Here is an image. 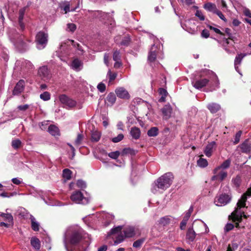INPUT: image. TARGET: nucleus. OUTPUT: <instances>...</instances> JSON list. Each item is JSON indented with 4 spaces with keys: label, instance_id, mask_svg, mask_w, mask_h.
Masks as SVG:
<instances>
[{
    "label": "nucleus",
    "instance_id": "7ed1b4c3",
    "mask_svg": "<svg viewBox=\"0 0 251 251\" xmlns=\"http://www.w3.org/2000/svg\"><path fill=\"white\" fill-rule=\"evenodd\" d=\"M251 196V187L249 188L247 191L244 193L237 203V207L234 211L232 213V220L234 222H236V226L239 227V223L242 220V218H247V216L244 214V211L241 210V208L246 206V202L247 197Z\"/></svg>",
    "mask_w": 251,
    "mask_h": 251
},
{
    "label": "nucleus",
    "instance_id": "412c9836",
    "mask_svg": "<svg viewBox=\"0 0 251 251\" xmlns=\"http://www.w3.org/2000/svg\"><path fill=\"white\" fill-rule=\"evenodd\" d=\"M216 147V142L212 141L208 143L205 147L204 150V153L205 155L209 157L212 155V152Z\"/></svg>",
    "mask_w": 251,
    "mask_h": 251
},
{
    "label": "nucleus",
    "instance_id": "aec40b11",
    "mask_svg": "<svg viewBox=\"0 0 251 251\" xmlns=\"http://www.w3.org/2000/svg\"><path fill=\"white\" fill-rule=\"evenodd\" d=\"M209 82V80L206 78H202L194 80L192 83L194 87L197 89H200L205 86Z\"/></svg>",
    "mask_w": 251,
    "mask_h": 251
},
{
    "label": "nucleus",
    "instance_id": "9b49d317",
    "mask_svg": "<svg viewBox=\"0 0 251 251\" xmlns=\"http://www.w3.org/2000/svg\"><path fill=\"white\" fill-rule=\"evenodd\" d=\"M48 34L44 32H39L36 36L37 48L39 50L45 48L48 42Z\"/></svg>",
    "mask_w": 251,
    "mask_h": 251
},
{
    "label": "nucleus",
    "instance_id": "5701e85b",
    "mask_svg": "<svg viewBox=\"0 0 251 251\" xmlns=\"http://www.w3.org/2000/svg\"><path fill=\"white\" fill-rule=\"evenodd\" d=\"M71 67L74 70L78 72L83 68V63L78 59H75L72 62Z\"/></svg>",
    "mask_w": 251,
    "mask_h": 251
},
{
    "label": "nucleus",
    "instance_id": "a878e982",
    "mask_svg": "<svg viewBox=\"0 0 251 251\" xmlns=\"http://www.w3.org/2000/svg\"><path fill=\"white\" fill-rule=\"evenodd\" d=\"M30 244L33 248L36 251H39L41 247L40 241L36 237H32L30 239Z\"/></svg>",
    "mask_w": 251,
    "mask_h": 251
},
{
    "label": "nucleus",
    "instance_id": "f3484780",
    "mask_svg": "<svg viewBox=\"0 0 251 251\" xmlns=\"http://www.w3.org/2000/svg\"><path fill=\"white\" fill-rule=\"evenodd\" d=\"M192 24H195L194 22L192 20H189L186 21L185 24H181V27L189 33L191 34H196L198 33L197 28L196 29L194 27L190 26Z\"/></svg>",
    "mask_w": 251,
    "mask_h": 251
},
{
    "label": "nucleus",
    "instance_id": "72a5a7b5",
    "mask_svg": "<svg viewBox=\"0 0 251 251\" xmlns=\"http://www.w3.org/2000/svg\"><path fill=\"white\" fill-rule=\"evenodd\" d=\"M213 74L212 81L214 83V85L210 86V91H213L216 90L219 87V81L218 80L217 76L212 72Z\"/></svg>",
    "mask_w": 251,
    "mask_h": 251
},
{
    "label": "nucleus",
    "instance_id": "20e7f679",
    "mask_svg": "<svg viewBox=\"0 0 251 251\" xmlns=\"http://www.w3.org/2000/svg\"><path fill=\"white\" fill-rule=\"evenodd\" d=\"M173 179L174 176L172 173L168 172L164 174L152 183L151 192L156 194L159 190H165L171 186Z\"/></svg>",
    "mask_w": 251,
    "mask_h": 251
},
{
    "label": "nucleus",
    "instance_id": "864d4df0",
    "mask_svg": "<svg viewBox=\"0 0 251 251\" xmlns=\"http://www.w3.org/2000/svg\"><path fill=\"white\" fill-rule=\"evenodd\" d=\"M21 145V141L19 139L14 140L12 141V146L15 149L20 148Z\"/></svg>",
    "mask_w": 251,
    "mask_h": 251
},
{
    "label": "nucleus",
    "instance_id": "4c0bfd02",
    "mask_svg": "<svg viewBox=\"0 0 251 251\" xmlns=\"http://www.w3.org/2000/svg\"><path fill=\"white\" fill-rule=\"evenodd\" d=\"M116 100V96L113 93H109L106 97V100L111 105L115 102Z\"/></svg>",
    "mask_w": 251,
    "mask_h": 251
},
{
    "label": "nucleus",
    "instance_id": "1a4fd4ad",
    "mask_svg": "<svg viewBox=\"0 0 251 251\" xmlns=\"http://www.w3.org/2000/svg\"><path fill=\"white\" fill-rule=\"evenodd\" d=\"M72 201L76 204H86L89 202L90 200L88 197L83 196L80 191L74 192L70 197Z\"/></svg>",
    "mask_w": 251,
    "mask_h": 251
},
{
    "label": "nucleus",
    "instance_id": "09e8293b",
    "mask_svg": "<svg viewBox=\"0 0 251 251\" xmlns=\"http://www.w3.org/2000/svg\"><path fill=\"white\" fill-rule=\"evenodd\" d=\"M117 75L116 73H112L110 70H109L107 74V76L109 78V83L115 80Z\"/></svg>",
    "mask_w": 251,
    "mask_h": 251
},
{
    "label": "nucleus",
    "instance_id": "603ef678",
    "mask_svg": "<svg viewBox=\"0 0 251 251\" xmlns=\"http://www.w3.org/2000/svg\"><path fill=\"white\" fill-rule=\"evenodd\" d=\"M228 44L229 42L228 41L227 39L224 38L223 40V43L222 44V47L226 52H227L228 53H230L231 51L227 47V46L228 45Z\"/></svg>",
    "mask_w": 251,
    "mask_h": 251
},
{
    "label": "nucleus",
    "instance_id": "f8f14e48",
    "mask_svg": "<svg viewBox=\"0 0 251 251\" xmlns=\"http://www.w3.org/2000/svg\"><path fill=\"white\" fill-rule=\"evenodd\" d=\"M214 175L211 177L213 181H222L227 176V173L224 169H221L219 167H216L213 170Z\"/></svg>",
    "mask_w": 251,
    "mask_h": 251
},
{
    "label": "nucleus",
    "instance_id": "c85d7f7f",
    "mask_svg": "<svg viewBox=\"0 0 251 251\" xmlns=\"http://www.w3.org/2000/svg\"><path fill=\"white\" fill-rule=\"evenodd\" d=\"M207 108L212 113L217 112L221 108V106L217 103H210L207 105Z\"/></svg>",
    "mask_w": 251,
    "mask_h": 251
},
{
    "label": "nucleus",
    "instance_id": "e433bc0d",
    "mask_svg": "<svg viewBox=\"0 0 251 251\" xmlns=\"http://www.w3.org/2000/svg\"><path fill=\"white\" fill-rule=\"evenodd\" d=\"M159 93L161 96L159 99V101L161 102H164L168 94L167 91L164 88H160L159 89Z\"/></svg>",
    "mask_w": 251,
    "mask_h": 251
},
{
    "label": "nucleus",
    "instance_id": "bf43d9fd",
    "mask_svg": "<svg viewBox=\"0 0 251 251\" xmlns=\"http://www.w3.org/2000/svg\"><path fill=\"white\" fill-rule=\"evenodd\" d=\"M76 28L75 25L73 23H69L67 25V30L71 32H74L76 29Z\"/></svg>",
    "mask_w": 251,
    "mask_h": 251
},
{
    "label": "nucleus",
    "instance_id": "338daca9",
    "mask_svg": "<svg viewBox=\"0 0 251 251\" xmlns=\"http://www.w3.org/2000/svg\"><path fill=\"white\" fill-rule=\"evenodd\" d=\"M170 222V219L167 217L161 218L160 220V223L163 226L168 224Z\"/></svg>",
    "mask_w": 251,
    "mask_h": 251
},
{
    "label": "nucleus",
    "instance_id": "13d9d810",
    "mask_svg": "<svg viewBox=\"0 0 251 251\" xmlns=\"http://www.w3.org/2000/svg\"><path fill=\"white\" fill-rule=\"evenodd\" d=\"M195 15L201 21H203L205 20V16L201 10H197Z\"/></svg>",
    "mask_w": 251,
    "mask_h": 251
},
{
    "label": "nucleus",
    "instance_id": "4be33fe9",
    "mask_svg": "<svg viewBox=\"0 0 251 251\" xmlns=\"http://www.w3.org/2000/svg\"><path fill=\"white\" fill-rule=\"evenodd\" d=\"M25 82L24 80H20L16 86H15L13 91V94L14 95H18L21 93L24 90Z\"/></svg>",
    "mask_w": 251,
    "mask_h": 251
},
{
    "label": "nucleus",
    "instance_id": "a18cd8bd",
    "mask_svg": "<svg viewBox=\"0 0 251 251\" xmlns=\"http://www.w3.org/2000/svg\"><path fill=\"white\" fill-rule=\"evenodd\" d=\"M40 98L44 101H47L50 100V95L49 92L46 91L40 94Z\"/></svg>",
    "mask_w": 251,
    "mask_h": 251
},
{
    "label": "nucleus",
    "instance_id": "052dcab7",
    "mask_svg": "<svg viewBox=\"0 0 251 251\" xmlns=\"http://www.w3.org/2000/svg\"><path fill=\"white\" fill-rule=\"evenodd\" d=\"M97 89L100 92L103 93L106 89V86L103 83L100 82L97 85Z\"/></svg>",
    "mask_w": 251,
    "mask_h": 251
},
{
    "label": "nucleus",
    "instance_id": "de8ad7c7",
    "mask_svg": "<svg viewBox=\"0 0 251 251\" xmlns=\"http://www.w3.org/2000/svg\"><path fill=\"white\" fill-rule=\"evenodd\" d=\"M193 211V206H191L190 207V208H189V209L186 212H185V213L184 214V216L183 219L188 221Z\"/></svg>",
    "mask_w": 251,
    "mask_h": 251
},
{
    "label": "nucleus",
    "instance_id": "f704fd0d",
    "mask_svg": "<svg viewBox=\"0 0 251 251\" xmlns=\"http://www.w3.org/2000/svg\"><path fill=\"white\" fill-rule=\"evenodd\" d=\"M101 137V133L98 131H93L91 133V141L94 142H98Z\"/></svg>",
    "mask_w": 251,
    "mask_h": 251
},
{
    "label": "nucleus",
    "instance_id": "3c124183",
    "mask_svg": "<svg viewBox=\"0 0 251 251\" xmlns=\"http://www.w3.org/2000/svg\"><path fill=\"white\" fill-rule=\"evenodd\" d=\"M113 59L115 61L121 60V55L119 50H114L113 54Z\"/></svg>",
    "mask_w": 251,
    "mask_h": 251
},
{
    "label": "nucleus",
    "instance_id": "6e6d98bb",
    "mask_svg": "<svg viewBox=\"0 0 251 251\" xmlns=\"http://www.w3.org/2000/svg\"><path fill=\"white\" fill-rule=\"evenodd\" d=\"M124 135L121 133L118 134L117 136L113 138L111 140L113 143H118L122 141L124 139Z\"/></svg>",
    "mask_w": 251,
    "mask_h": 251
},
{
    "label": "nucleus",
    "instance_id": "cd10ccee",
    "mask_svg": "<svg viewBox=\"0 0 251 251\" xmlns=\"http://www.w3.org/2000/svg\"><path fill=\"white\" fill-rule=\"evenodd\" d=\"M130 134L133 139L137 140L140 138L141 135L140 129L136 126L132 127L131 128Z\"/></svg>",
    "mask_w": 251,
    "mask_h": 251
},
{
    "label": "nucleus",
    "instance_id": "2f4dec72",
    "mask_svg": "<svg viewBox=\"0 0 251 251\" xmlns=\"http://www.w3.org/2000/svg\"><path fill=\"white\" fill-rule=\"evenodd\" d=\"M30 219L31 220V228L35 231H37L39 230V224L36 220V219L31 215H30Z\"/></svg>",
    "mask_w": 251,
    "mask_h": 251
},
{
    "label": "nucleus",
    "instance_id": "c03bdc74",
    "mask_svg": "<svg viewBox=\"0 0 251 251\" xmlns=\"http://www.w3.org/2000/svg\"><path fill=\"white\" fill-rule=\"evenodd\" d=\"M230 163V160L227 159L226 161H225L220 166H218V167L221 168V169H224V170H225L226 169L229 167Z\"/></svg>",
    "mask_w": 251,
    "mask_h": 251
},
{
    "label": "nucleus",
    "instance_id": "e2e57ef3",
    "mask_svg": "<svg viewBox=\"0 0 251 251\" xmlns=\"http://www.w3.org/2000/svg\"><path fill=\"white\" fill-rule=\"evenodd\" d=\"M69 98L66 95L64 94L61 95L59 97V100L64 104L67 102V101L68 100Z\"/></svg>",
    "mask_w": 251,
    "mask_h": 251
},
{
    "label": "nucleus",
    "instance_id": "39448f33",
    "mask_svg": "<svg viewBox=\"0 0 251 251\" xmlns=\"http://www.w3.org/2000/svg\"><path fill=\"white\" fill-rule=\"evenodd\" d=\"M9 38L11 42L19 50L25 49L26 47V43L24 42V36L19 34L15 29L9 31Z\"/></svg>",
    "mask_w": 251,
    "mask_h": 251
},
{
    "label": "nucleus",
    "instance_id": "473e14b6",
    "mask_svg": "<svg viewBox=\"0 0 251 251\" xmlns=\"http://www.w3.org/2000/svg\"><path fill=\"white\" fill-rule=\"evenodd\" d=\"M48 132L53 136H56L59 135V130L58 128L54 125H50L49 126Z\"/></svg>",
    "mask_w": 251,
    "mask_h": 251
},
{
    "label": "nucleus",
    "instance_id": "680f3d73",
    "mask_svg": "<svg viewBox=\"0 0 251 251\" xmlns=\"http://www.w3.org/2000/svg\"><path fill=\"white\" fill-rule=\"evenodd\" d=\"M76 185L78 188L82 189L86 187V184L85 182L82 180H78L76 182Z\"/></svg>",
    "mask_w": 251,
    "mask_h": 251
},
{
    "label": "nucleus",
    "instance_id": "a19ab883",
    "mask_svg": "<svg viewBox=\"0 0 251 251\" xmlns=\"http://www.w3.org/2000/svg\"><path fill=\"white\" fill-rule=\"evenodd\" d=\"M232 182L234 186L237 188L239 187L241 182V176L239 175L235 177L232 178Z\"/></svg>",
    "mask_w": 251,
    "mask_h": 251
},
{
    "label": "nucleus",
    "instance_id": "f03ea898",
    "mask_svg": "<svg viewBox=\"0 0 251 251\" xmlns=\"http://www.w3.org/2000/svg\"><path fill=\"white\" fill-rule=\"evenodd\" d=\"M83 50L79 44L72 40H66L62 42L59 50L56 51L58 56L62 61H66L65 57L74 52L82 53Z\"/></svg>",
    "mask_w": 251,
    "mask_h": 251
},
{
    "label": "nucleus",
    "instance_id": "b1692460",
    "mask_svg": "<svg viewBox=\"0 0 251 251\" xmlns=\"http://www.w3.org/2000/svg\"><path fill=\"white\" fill-rule=\"evenodd\" d=\"M120 36H117L115 38V42L118 45L123 46H127L130 42V38L128 36L124 37L121 42H119Z\"/></svg>",
    "mask_w": 251,
    "mask_h": 251
},
{
    "label": "nucleus",
    "instance_id": "393cba45",
    "mask_svg": "<svg viewBox=\"0 0 251 251\" xmlns=\"http://www.w3.org/2000/svg\"><path fill=\"white\" fill-rule=\"evenodd\" d=\"M240 148L244 152L250 154L251 153V143L248 140L245 141L240 145Z\"/></svg>",
    "mask_w": 251,
    "mask_h": 251
},
{
    "label": "nucleus",
    "instance_id": "dca6fc26",
    "mask_svg": "<svg viewBox=\"0 0 251 251\" xmlns=\"http://www.w3.org/2000/svg\"><path fill=\"white\" fill-rule=\"evenodd\" d=\"M160 51V50L158 49L157 47L155 46V44L152 45L149 52L148 57V61L151 63L153 62L155 60L158 53Z\"/></svg>",
    "mask_w": 251,
    "mask_h": 251
},
{
    "label": "nucleus",
    "instance_id": "c756f323",
    "mask_svg": "<svg viewBox=\"0 0 251 251\" xmlns=\"http://www.w3.org/2000/svg\"><path fill=\"white\" fill-rule=\"evenodd\" d=\"M203 8L209 12H212L215 14L216 11L217 10V8L215 4L211 2H207L203 5Z\"/></svg>",
    "mask_w": 251,
    "mask_h": 251
},
{
    "label": "nucleus",
    "instance_id": "37998d69",
    "mask_svg": "<svg viewBox=\"0 0 251 251\" xmlns=\"http://www.w3.org/2000/svg\"><path fill=\"white\" fill-rule=\"evenodd\" d=\"M246 55L245 53H240L238 54L234 60V63L236 64H240L243 58Z\"/></svg>",
    "mask_w": 251,
    "mask_h": 251
},
{
    "label": "nucleus",
    "instance_id": "bb28decb",
    "mask_svg": "<svg viewBox=\"0 0 251 251\" xmlns=\"http://www.w3.org/2000/svg\"><path fill=\"white\" fill-rule=\"evenodd\" d=\"M25 13V8L21 9L19 10L18 22H19V24L20 27L21 28V29L22 30H23L25 28V24L23 22Z\"/></svg>",
    "mask_w": 251,
    "mask_h": 251
},
{
    "label": "nucleus",
    "instance_id": "6e6552de",
    "mask_svg": "<svg viewBox=\"0 0 251 251\" xmlns=\"http://www.w3.org/2000/svg\"><path fill=\"white\" fill-rule=\"evenodd\" d=\"M34 66L32 63L27 60L21 59L16 61L15 63V70L16 71H20L23 74L25 72L33 69Z\"/></svg>",
    "mask_w": 251,
    "mask_h": 251
},
{
    "label": "nucleus",
    "instance_id": "ddd939ff",
    "mask_svg": "<svg viewBox=\"0 0 251 251\" xmlns=\"http://www.w3.org/2000/svg\"><path fill=\"white\" fill-rule=\"evenodd\" d=\"M198 235H201L207 233L209 232V228L207 225L201 220H196L193 223Z\"/></svg>",
    "mask_w": 251,
    "mask_h": 251
},
{
    "label": "nucleus",
    "instance_id": "423d86ee",
    "mask_svg": "<svg viewBox=\"0 0 251 251\" xmlns=\"http://www.w3.org/2000/svg\"><path fill=\"white\" fill-rule=\"evenodd\" d=\"M225 192L222 193L217 197V200H215V203L218 206H224L228 203L231 199V194L228 186L224 187Z\"/></svg>",
    "mask_w": 251,
    "mask_h": 251
},
{
    "label": "nucleus",
    "instance_id": "58836bf2",
    "mask_svg": "<svg viewBox=\"0 0 251 251\" xmlns=\"http://www.w3.org/2000/svg\"><path fill=\"white\" fill-rule=\"evenodd\" d=\"M158 129L156 127H152L148 131V135L150 137H154L158 135Z\"/></svg>",
    "mask_w": 251,
    "mask_h": 251
},
{
    "label": "nucleus",
    "instance_id": "f257e3e1",
    "mask_svg": "<svg viewBox=\"0 0 251 251\" xmlns=\"http://www.w3.org/2000/svg\"><path fill=\"white\" fill-rule=\"evenodd\" d=\"M81 228L78 226L68 227L63 236V244L67 251L80 250L79 244L83 243Z\"/></svg>",
    "mask_w": 251,
    "mask_h": 251
},
{
    "label": "nucleus",
    "instance_id": "4d7b16f0",
    "mask_svg": "<svg viewBox=\"0 0 251 251\" xmlns=\"http://www.w3.org/2000/svg\"><path fill=\"white\" fill-rule=\"evenodd\" d=\"M133 150L130 148H125L123 150L122 154L123 155L127 154H132L133 153Z\"/></svg>",
    "mask_w": 251,
    "mask_h": 251
},
{
    "label": "nucleus",
    "instance_id": "774afa93",
    "mask_svg": "<svg viewBox=\"0 0 251 251\" xmlns=\"http://www.w3.org/2000/svg\"><path fill=\"white\" fill-rule=\"evenodd\" d=\"M67 102L65 103V105L67 106H68L70 107H74L75 105V101L73 100L72 99H70V98L68 99V100L67 101Z\"/></svg>",
    "mask_w": 251,
    "mask_h": 251
},
{
    "label": "nucleus",
    "instance_id": "6ab92c4d",
    "mask_svg": "<svg viewBox=\"0 0 251 251\" xmlns=\"http://www.w3.org/2000/svg\"><path fill=\"white\" fill-rule=\"evenodd\" d=\"M161 112L163 119L167 120L171 117L173 109L170 104H166L161 109Z\"/></svg>",
    "mask_w": 251,
    "mask_h": 251
},
{
    "label": "nucleus",
    "instance_id": "ea45409f",
    "mask_svg": "<svg viewBox=\"0 0 251 251\" xmlns=\"http://www.w3.org/2000/svg\"><path fill=\"white\" fill-rule=\"evenodd\" d=\"M197 165L201 168H205L208 165V162L206 159L200 158L197 161Z\"/></svg>",
    "mask_w": 251,
    "mask_h": 251
},
{
    "label": "nucleus",
    "instance_id": "49530a36",
    "mask_svg": "<svg viewBox=\"0 0 251 251\" xmlns=\"http://www.w3.org/2000/svg\"><path fill=\"white\" fill-rule=\"evenodd\" d=\"M145 239L142 238L135 241L133 244V247L135 248H140L143 243L145 242Z\"/></svg>",
    "mask_w": 251,
    "mask_h": 251
},
{
    "label": "nucleus",
    "instance_id": "8fccbe9b",
    "mask_svg": "<svg viewBox=\"0 0 251 251\" xmlns=\"http://www.w3.org/2000/svg\"><path fill=\"white\" fill-rule=\"evenodd\" d=\"M120 155V152L119 151H115L109 152L108 155L109 157L113 159H117Z\"/></svg>",
    "mask_w": 251,
    "mask_h": 251
},
{
    "label": "nucleus",
    "instance_id": "9d476101",
    "mask_svg": "<svg viewBox=\"0 0 251 251\" xmlns=\"http://www.w3.org/2000/svg\"><path fill=\"white\" fill-rule=\"evenodd\" d=\"M123 226H116L111 229L110 231L108 233L107 235L110 236L111 235H115V240L114 241V245H117L122 242L126 237L124 234H123L122 230Z\"/></svg>",
    "mask_w": 251,
    "mask_h": 251
},
{
    "label": "nucleus",
    "instance_id": "7c9ffc66",
    "mask_svg": "<svg viewBox=\"0 0 251 251\" xmlns=\"http://www.w3.org/2000/svg\"><path fill=\"white\" fill-rule=\"evenodd\" d=\"M123 232L126 237H132L135 235L134 228L133 227L129 226L126 227L123 230Z\"/></svg>",
    "mask_w": 251,
    "mask_h": 251
},
{
    "label": "nucleus",
    "instance_id": "0eeeda50",
    "mask_svg": "<svg viewBox=\"0 0 251 251\" xmlns=\"http://www.w3.org/2000/svg\"><path fill=\"white\" fill-rule=\"evenodd\" d=\"M92 16L94 19L100 21L104 24L112 25L114 24L113 19L109 13L101 11H95L92 13Z\"/></svg>",
    "mask_w": 251,
    "mask_h": 251
},
{
    "label": "nucleus",
    "instance_id": "0e129e2a",
    "mask_svg": "<svg viewBox=\"0 0 251 251\" xmlns=\"http://www.w3.org/2000/svg\"><path fill=\"white\" fill-rule=\"evenodd\" d=\"M242 133V132L241 130L239 131L238 132L236 133V134H235V138H234V144H236L238 143H239Z\"/></svg>",
    "mask_w": 251,
    "mask_h": 251
},
{
    "label": "nucleus",
    "instance_id": "c9c22d12",
    "mask_svg": "<svg viewBox=\"0 0 251 251\" xmlns=\"http://www.w3.org/2000/svg\"><path fill=\"white\" fill-rule=\"evenodd\" d=\"M0 216L4 218V220L6 222H9L11 223V226L13 225V218L11 214L10 213H1L0 214Z\"/></svg>",
    "mask_w": 251,
    "mask_h": 251
},
{
    "label": "nucleus",
    "instance_id": "4468645a",
    "mask_svg": "<svg viewBox=\"0 0 251 251\" xmlns=\"http://www.w3.org/2000/svg\"><path fill=\"white\" fill-rule=\"evenodd\" d=\"M38 76L43 80H49L51 77V73L47 66H43L39 68Z\"/></svg>",
    "mask_w": 251,
    "mask_h": 251
},
{
    "label": "nucleus",
    "instance_id": "69168bd1",
    "mask_svg": "<svg viewBox=\"0 0 251 251\" xmlns=\"http://www.w3.org/2000/svg\"><path fill=\"white\" fill-rule=\"evenodd\" d=\"M225 33L226 34L229 39L233 40V36L231 33V29L228 28H226L224 29Z\"/></svg>",
    "mask_w": 251,
    "mask_h": 251
},
{
    "label": "nucleus",
    "instance_id": "5fc2aeb1",
    "mask_svg": "<svg viewBox=\"0 0 251 251\" xmlns=\"http://www.w3.org/2000/svg\"><path fill=\"white\" fill-rule=\"evenodd\" d=\"M83 139V135L82 134H78L77 136L76 139L75 141V146H79L82 143Z\"/></svg>",
    "mask_w": 251,
    "mask_h": 251
},
{
    "label": "nucleus",
    "instance_id": "a211bd4d",
    "mask_svg": "<svg viewBox=\"0 0 251 251\" xmlns=\"http://www.w3.org/2000/svg\"><path fill=\"white\" fill-rule=\"evenodd\" d=\"M197 234L194 231L193 229V226L189 227L187 231L186 234V241L189 244H191L193 242L196 238V235Z\"/></svg>",
    "mask_w": 251,
    "mask_h": 251
},
{
    "label": "nucleus",
    "instance_id": "79ce46f5",
    "mask_svg": "<svg viewBox=\"0 0 251 251\" xmlns=\"http://www.w3.org/2000/svg\"><path fill=\"white\" fill-rule=\"evenodd\" d=\"M62 175L65 179L69 180L71 178L72 172L68 169H65L63 171Z\"/></svg>",
    "mask_w": 251,
    "mask_h": 251
},
{
    "label": "nucleus",
    "instance_id": "2eb2a0df",
    "mask_svg": "<svg viewBox=\"0 0 251 251\" xmlns=\"http://www.w3.org/2000/svg\"><path fill=\"white\" fill-rule=\"evenodd\" d=\"M116 96L122 99L129 100L130 96L127 90L123 87H118L115 90Z\"/></svg>",
    "mask_w": 251,
    "mask_h": 251
}]
</instances>
